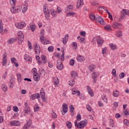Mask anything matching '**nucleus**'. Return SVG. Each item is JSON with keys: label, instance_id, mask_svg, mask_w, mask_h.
<instances>
[{"label": "nucleus", "instance_id": "obj_12", "mask_svg": "<svg viewBox=\"0 0 129 129\" xmlns=\"http://www.w3.org/2000/svg\"><path fill=\"white\" fill-rule=\"evenodd\" d=\"M112 27L113 29H120L121 27V24H119L117 22H114L112 24Z\"/></svg>", "mask_w": 129, "mask_h": 129}, {"label": "nucleus", "instance_id": "obj_36", "mask_svg": "<svg viewBox=\"0 0 129 129\" xmlns=\"http://www.w3.org/2000/svg\"><path fill=\"white\" fill-rule=\"evenodd\" d=\"M12 125H14L15 126H18V125H20V123H19L18 121L15 120L13 122H12Z\"/></svg>", "mask_w": 129, "mask_h": 129}, {"label": "nucleus", "instance_id": "obj_55", "mask_svg": "<svg viewBox=\"0 0 129 129\" xmlns=\"http://www.w3.org/2000/svg\"><path fill=\"white\" fill-rule=\"evenodd\" d=\"M124 76H125V74H124V73H121L119 75V77H120V78L121 79L122 78H123V77H124Z\"/></svg>", "mask_w": 129, "mask_h": 129}, {"label": "nucleus", "instance_id": "obj_46", "mask_svg": "<svg viewBox=\"0 0 129 129\" xmlns=\"http://www.w3.org/2000/svg\"><path fill=\"white\" fill-rule=\"evenodd\" d=\"M30 30H31L32 32H34L36 30V25H30Z\"/></svg>", "mask_w": 129, "mask_h": 129}, {"label": "nucleus", "instance_id": "obj_60", "mask_svg": "<svg viewBox=\"0 0 129 129\" xmlns=\"http://www.w3.org/2000/svg\"><path fill=\"white\" fill-rule=\"evenodd\" d=\"M9 85L10 88H13V87H14V83L10 81Z\"/></svg>", "mask_w": 129, "mask_h": 129}, {"label": "nucleus", "instance_id": "obj_13", "mask_svg": "<svg viewBox=\"0 0 129 129\" xmlns=\"http://www.w3.org/2000/svg\"><path fill=\"white\" fill-rule=\"evenodd\" d=\"M3 61H2V64L3 66H5V65H6V64L7 63V52H4V54H3Z\"/></svg>", "mask_w": 129, "mask_h": 129}, {"label": "nucleus", "instance_id": "obj_21", "mask_svg": "<svg viewBox=\"0 0 129 129\" xmlns=\"http://www.w3.org/2000/svg\"><path fill=\"white\" fill-rule=\"evenodd\" d=\"M28 7H29V5H28V3L27 2V1H25L23 9L22 10L23 13H26V11L28 10Z\"/></svg>", "mask_w": 129, "mask_h": 129}, {"label": "nucleus", "instance_id": "obj_10", "mask_svg": "<svg viewBox=\"0 0 129 129\" xmlns=\"http://www.w3.org/2000/svg\"><path fill=\"white\" fill-rule=\"evenodd\" d=\"M35 51L36 55H39L41 53V49L40 46L38 47V44H35L34 45Z\"/></svg>", "mask_w": 129, "mask_h": 129}, {"label": "nucleus", "instance_id": "obj_37", "mask_svg": "<svg viewBox=\"0 0 129 129\" xmlns=\"http://www.w3.org/2000/svg\"><path fill=\"white\" fill-rule=\"evenodd\" d=\"M66 125L68 128H71L72 127V123L70 121H67L66 122Z\"/></svg>", "mask_w": 129, "mask_h": 129}, {"label": "nucleus", "instance_id": "obj_53", "mask_svg": "<svg viewBox=\"0 0 129 129\" xmlns=\"http://www.w3.org/2000/svg\"><path fill=\"white\" fill-rule=\"evenodd\" d=\"M112 74L113 77H115V76H116V71L115 70V69L112 70Z\"/></svg>", "mask_w": 129, "mask_h": 129}, {"label": "nucleus", "instance_id": "obj_11", "mask_svg": "<svg viewBox=\"0 0 129 129\" xmlns=\"http://www.w3.org/2000/svg\"><path fill=\"white\" fill-rule=\"evenodd\" d=\"M56 68H57L58 70H62V69H63V63L60 62V60H57Z\"/></svg>", "mask_w": 129, "mask_h": 129}, {"label": "nucleus", "instance_id": "obj_33", "mask_svg": "<svg viewBox=\"0 0 129 129\" xmlns=\"http://www.w3.org/2000/svg\"><path fill=\"white\" fill-rule=\"evenodd\" d=\"M39 109H40V106H39V105L36 104L34 106V110L35 112H37V111H39Z\"/></svg>", "mask_w": 129, "mask_h": 129}, {"label": "nucleus", "instance_id": "obj_8", "mask_svg": "<svg viewBox=\"0 0 129 129\" xmlns=\"http://www.w3.org/2000/svg\"><path fill=\"white\" fill-rule=\"evenodd\" d=\"M96 21H97V22H99L101 25H105V23H104V21L103 20V19L101 18L100 16L97 15L96 16Z\"/></svg>", "mask_w": 129, "mask_h": 129}, {"label": "nucleus", "instance_id": "obj_35", "mask_svg": "<svg viewBox=\"0 0 129 129\" xmlns=\"http://www.w3.org/2000/svg\"><path fill=\"white\" fill-rule=\"evenodd\" d=\"M109 47L111 48V50H116V45L111 43L109 44Z\"/></svg>", "mask_w": 129, "mask_h": 129}, {"label": "nucleus", "instance_id": "obj_39", "mask_svg": "<svg viewBox=\"0 0 129 129\" xmlns=\"http://www.w3.org/2000/svg\"><path fill=\"white\" fill-rule=\"evenodd\" d=\"M4 31V27H3V21L0 20V33H3Z\"/></svg>", "mask_w": 129, "mask_h": 129}, {"label": "nucleus", "instance_id": "obj_30", "mask_svg": "<svg viewBox=\"0 0 129 129\" xmlns=\"http://www.w3.org/2000/svg\"><path fill=\"white\" fill-rule=\"evenodd\" d=\"M104 29L106 31H108V32H110L111 31V26L110 25H107L104 26Z\"/></svg>", "mask_w": 129, "mask_h": 129}, {"label": "nucleus", "instance_id": "obj_48", "mask_svg": "<svg viewBox=\"0 0 129 129\" xmlns=\"http://www.w3.org/2000/svg\"><path fill=\"white\" fill-rule=\"evenodd\" d=\"M74 63H75V60L74 59H71L70 60V65H71V66H73Z\"/></svg>", "mask_w": 129, "mask_h": 129}, {"label": "nucleus", "instance_id": "obj_42", "mask_svg": "<svg viewBox=\"0 0 129 129\" xmlns=\"http://www.w3.org/2000/svg\"><path fill=\"white\" fill-rule=\"evenodd\" d=\"M75 15V13L74 12H70V13H68L66 14L67 17H71V16H72L73 17V16Z\"/></svg>", "mask_w": 129, "mask_h": 129}, {"label": "nucleus", "instance_id": "obj_19", "mask_svg": "<svg viewBox=\"0 0 129 129\" xmlns=\"http://www.w3.org/2000/svg\"><path fill=\"white\" fill-rule=\"evenodd\" d=\"M97 44L99 45V47H101L102 44H103V42H104V40L102 39V38L99 37L97 40Z\"/></svg>", "mask_w": 129, "mask_h": 129}, {"label": "nucleus", "instance_id": "obj_56", "mask_svg": "<svg viewBox=\"0 0 129 129\" xmlns=\"http://www.w3.org/2000/svg\"><path fill=\"white\" fill-rule=\"evenodd\" d=\"M48 51L49 52H53V51H54V48H53V46H50L48 47Z\"/></svg>", "mask_w": 129, "mask_h": 129}, {"label": "nucleus", "instance_id": "obj_4", "mask_svg": "<svg viewBox=\"0 0 129 129\" xmlns=\"http://www.w3.org/2000/svg\"><path fill=\"white\" fill-rule=\"evenodd\" d=\"M43 13L45 16L46 19H49L50 17V11L47 8V5L46 4L43 6Z\"/></svg>", "mask_w": 129, "mask_h": 129}, {"label": "nucleus", "instance_id": "obj_23", "mask_svg": "<svg viewBox=\"0 0 129 129\" xmlns=\"http://www.w3.org/2000/svg\"><path fill=\"white\" fill-rule=\"evenodd\" d=\"M83 5H84L83 0H78L77 4V8L79 9V8H81Z\"/></svg>", "mask_w": 129, "mask_h": 129}, {"label": "nucleus", "instance_id": "obj_50", "mask_svg": "<svg viewBox=\"0 0 129 129\" xmlns=\"http://www.w3.org/2000/svg\"><path fill=\"white\" fill-rule=\"evenodd\" d=\"M122 36V33H121V31H117L116 32V36L118 37H121Z\"/></svg>", "mask_w": 129, "mask_h": 129}, {"label": "nucleus", "instance_id": "obj_6", "mask_svg": "<svg viewBox=\"0 0 129 129\" xmlns=\"http://www.w3.org/2000/svg\"><path fill=\"white\" fill-rule=\"evenodd\" d=\"M62 115H64L65 113L68 112V105H67V104L66 103H64L62 104Z\"/></svg>", "mask_w": 129, "mask_h": 129}, {"label": "nucleus", "instance_id": "obj_62", "mask_svg": "<svg viewBox=\"0 0 129 129\" xmlns=\"http://www.w3.org/2000/svg\"><path fill=\"white\" fill-rule=\"evenodd\" d=\"M104 9H105L104 7L101 6V7H99L98 8V12H100V11H102V9L104 10Z\"/></svg>", "mask_w": 129, "mask_h": 129}, {"label": "nucleus", "instance_id": "obj_43", "mask_svg": "<svg viewBox=\"0 0 129 129\" xmlns=\"http://www.w3.org/2000/svg\"><path fill=\"white\" fill-rule=\"evenodd\" d=\"M95 16H94V14L93 13H91V15H90V18L92 21H94V20L96 19Z\"/></svg>", "mask_w": 129, "mask_h": 129}, {"label": "nucleus", "instance_id": "obj_45", "mask_svg": "<svg viewBox=\"0 0 129 129\" xmlns=\"http://www.w3.org/2000/svg\"><path fill=\"white\" fill-rule=\"evenodd\" d=\"M17 76L18 81H19V82H21L22 81L21 74H18L17 75Z\"/></svg>", "mask_w": 129, "mask_h": 129}, {"label": "nucleus", "instance_id": "obj_24", "mask_svg": "<svg viewBox=\"0 0 129 129\" xmlns=\"http://www.w3.org/2000/svg\"><path fill=\"white\" fill-rule=\"evenodd\" d=\"M40 42L42 43V44H44V45H46V41L47 39L45 38V37L44 36H41L40 37Z\"/></svg>", "mask_w": 129, "mask_h": 129}, {"label": "nucleus", "instance_id": "obj_18", "mask_svg": "<svg viewBox=\"0 0 129 129\" xmlns=\"http://www.w3.org/2000/svg\"><path fill=\"white\" fill-rule=\"evenodd\" d=\"M87 88L89 95L92 97L94 96V94L93 93V92H92V90H91V88H90V87L87 86Z\"/></svg>", "mask_w": 129, "mask_h": 129}, {"label": "nucleus", "instance_id": "obj_54", "mask_svg": "<svg viewBox=\"0 0 129 129\" xmlns=\"http://www.w3.org/2000/svg\"><path fill=\"white\" fill-rule=\"evenodd\" d=\"M13 109L15 112H18V111H19V108L16 106H13Z\"/></svg>", "mask_w": 129, "mask_h": 129}, {"label": "nucleus", "instance_id": "obj_27", "mask_svg": "<svg viewBox=\"0 0 129 129\" xmlns=\"http://www.w3.org/2000/svg\"><path fill=\"white\" fill-rule=\"evenodd\" d=\"M49 13H50V14H51L52 17H53V18H55V17H56V16H57V12L55 11V10H50Z\"/></svg>", "mask_w": 129, "mask_h": 129}, {"label": "nucleus", "instance_id": "obj_15", "mask_svg": "<svg viewBox=\"0 0 129 129\" xmlns=\"http://www.w3.org/2000/svg\"><path fill=\"white\" fill-rule=\"evenodd\" d=\"M33 79L35 81H39L40 80V77H39V74L38 73H34Z\"/></svg>", "mask_w": 129, "mask_h": 129}, {"label": "nucleus", "instance_id": "obj_17", "mask_svg": "<svg viewBox=\"0 0 129 129\" xmlns=\"http://www.w3.org/2000/svg\"><path fill=\"white\" fill-rule=\"evenodd\" d=\"M29 104L27 102L25 103L24 105H25L26 107L25 108L24 111L25 113H28L30 112V108L28 105Z\"/></svg>", "mask_w": 129, "mask_h": 129}, {"label": "nucleus", "instance_id": "obj_64", "mask_svg": "<svg viewBox=\"0 0 129 129\" xmlns=\"http://www.w3.org/2000/svg\"><path fill=\"white\" fill-rule=\"evenodd\" d=\"M56 12L59 13H61V12H62V10H61V8H60V7H57Z\"/></svg>", "mask_w": 129, "mask_h": 129}, {"label": "nucleus", "instance_id": "obj_29", "mask_svg": "<svg viewBox=\"0 0 129 129\" xmlns=\"http://www.w3.org/2000/svg\"><path fill=\"white\" fill-rule=\"evenodd\" d=\"M72 91V94H77V96H79L80 95V91L77 90V89L73 90Z\"/></svg>", "mask_w": 129, "mask_h": 129}, {"label": "nucleus", "instance_id": "obj_51", "mask_svg": "<svg viewBox=\"0 0 129 129\" xmlns=\"http://www.w3.org/2000/svg\"><path fill=\"white\" fill-rule=\"evenodd\" d=\"M80 35L82 36V37H85V36H86V32H85V31H81L80 32Z\"/></svg>", "mask_w": 129, "mask_h": 129}, {"label": "nucleus", "instance_id": "obj_9", "mask_svg": "<svg viewBox=\"0 0 129 129\" xmlns=\"http://www.w3.org/2000/svg\"><path fill=\"white\" fill-rule=\"evenodd\" d=\"M32 124V120H29L27 121L26 124H25L24 125L23 129H29V127L31 126Z\"/></svg>", "mask_w": 129, "mask_h": 129}, {"label": "nucleus", "instance_id": "obj_59", "mask_svg": "<svg viewBox=\"0 0 129 129\" xmlns=\"http://www.w3.org/2000/svg\"><path fill=\"white\" fill-rule=\"evenodd\" d=\"M124 123L127 126H129V122L127 120V119H124Z\"/></svg>", "mask_w": 129, "mask_h": 129}, {"label": "nucleus", "instance_id": "obj_5", "mask_svg": "<svg viewBox=\"0 0 129 129\" xmlns=\"http://www.w3.org/2000/svg\"><path fill=\"white\" fill-rule=\"evenodd\" d=\"M98 76V73L96 72H93L92 74V77L93 78V83H96L97 81V77Z\"/></svg>", "mask_w": 129, "mask_h": 129}, {"label": "nucleus", "instance_id": "obj_41", "mask_svg": "<svg viewBox=\"0 0 129 129\" xmlns=\"http://www.w3.org/2000/svg\"><path fill=\"white\" fill-rule=\"evenodd\" d=\"M124 18H125V15H124V14H121L120 18H119L118 21L121 22V21H122L123 19H124Z\"/></svg>", "mask_w": 129, "mask_h": 129}, {"label": "nucleus", "instance_id": "obj_1", "mask_svg": "<svg viewBox=\"0 0 129 129\" xmlns=\"http://www.w3.org/2000/svg\"><path fill=\"white\" fill-rule=\"evenodd\" d=\"M75 124L78 128H83L85 127V125L87 124V120H84L83 121H81L80 122H79L77 124V120H76L75 121Z\"/></svg>", "mask_w": 129, "mask_h": 129}, {"label": "nucleus", "instance_id": "obj_20", "mask_svg": "<svg viewBox=\"0 0 129 129\" xmlns=\"http://www.w3.org/2000/svg\"><path fill=\"white\" fill-rule=\"evenodd\" d=\"M31 97L33 100H34V99H39L40 98V94L36 93V94H33Z\"/></svg>", "mask_w": 129, "mask_h": 129}, {"label": "nucleus", "instance_id": "obj_49", "mask_svg": "<svg viewBox=\"0 0 129 129\" xmlns=\"http://www.w3.org/2000/svg\"><path fill=\"white\" fill-rule=\"evenodd\" d=\"M16 41V39L14 38H11L8 40V44H13L14 42Z\"/></svg>", "mask_w": 129, "mask_h": 129}, {"label": "nucleus", "instance_id": "obj_52", "mask_svg": "<svg viewBox=\"0 0 129 129\" xmlns=\"http://www.w3.org/2000/svg\"><path fill=\"white\" fill-rule=\"evenodd\" d=\"M44 72H45V70L43 69L42 68L39 69V73L40 75H42V74H43Z\"/></svg>", "mask_w": 129, "mask_h": 129}, {"label": "nucleus", "instance_id": "obj_25", "mask_svg": "<svg viewBox=\"0 0 129 129\" xmlns=\"http://www.w3.org/2000/svg\"><path fill=\"white\" fill-rule=\"evenodd\" d=\"M77 60L79 61V62H83L84 61V57H83L81 55H79L77 57Z\"/></svg>", "mask_w": 129, "mask_h": 129}, {"label": "nucleus", "instance_id": "obj_57", "mask_svg": "<svg viewBox=\"0 0 129 129\" xmlns=\"http://www.w3.org/2000/svg\"><path fill=\"white\" fill-rule=\"evenodd\" d=\"M102 100L104 101L106 103H107V98H106V96H103V97H102Z\"/></svg>", "mask_w": 129, "mask_h": 129}, {"label": "nucleus", "instance_id": "obj_14", "mask_svg": "<svg viewBox=\"0 0 129 129\" xmlns=\"http://www.w3.org/2000/svg\"><path fill=\"white\" fill-rule=\"evenodd\" d=\"M68 37H69V35L66 34L64 38L61 39V42H62L64 45H66L67 43V41H68Z\"/></svg>", "mask_w": 129, "mask_h": 129}, {"label": "nucleus", "instance_id": "obj_16", "mask_svg": "<svg viewBox=\"0 0 129 129\" xmlns=\"http://www.w3.org/2000/svg\"><path fill=\"white\" fill-rule=\"evenodd\" d=\"M41 62L42 64H46L47 63V57L44 55H41Z\"/></svg>", "mask_w": 129, "mask_h": 129}, {"label": "nucleus", "instance_id": "obj_44", "mask_svg": "<svg viewBox=\"0 0 129 129\" xmlns=\"http://www.w3.org/2000/svg\"><path fill=\"white\" fill-rule=\"evenodd\" d=\"M73 48L74 50H76L77 49V43L75 42H73Z\"/></svg>", "mask_w": 129, "mask_h": 129}, {"label": "nucleus", "instance_id": "obj_47", "mask_svg": "<svg viewBox=\"0 0 129 129\" xmlns=\"http://www.w3.org/2000/svg\"><path fill=\"white\" fill-rule=\"evenodd\" d=\"M74 83H75L74 80H72L69 82V84L70 85V86H73Z\"/></svg>", "mask_w": 129, "mask_h": 129}, {"label": "nucleus", "instance_id": "obj_3", "mask_svg": "<svg viewBox=\"0 0 129 129\" xmlns=\"http://www.w3.org/2000/svg\"><path fill=\"white\" fill-rule=\"evenodd\" d=\"M10 11L12 14H17V13H20V12L22 11V6L12 7L11 8Z\"/></svg>", "mask_w": 129, "mask_h": 129}, {"label": "nucleus", "instance_id": "obj_31", "mask_svg": "<svg viewBox=\"0 0 129 129\" xmlns=\"http://www.w3.org/2000/svg\"><path fill=\"white\" fill-rule=\"evenodd\" d=\"M53 82L54 85H57L59 83V79L57 77H55L53 79Z\"/></svg>", "mask_w": 129, "mask_h": 129}, {"label": "nucleus", "instance_id": "obj_61", "mask_svg": "<svg viewBox=\"0 0 129 129\" xmlns=\"http://www.w3.org/2000/svg\"><path fill=\"white\" fill-rule=\"evenodd\" d=\"M77 119L78 120V121H80V120L81 119V115H80V114H78L77 115Z\"/></svg>", "mask_w": 129, "mask_h": 129}, {"label": "nucleus", "instance_id": "obj_26", "mask_svg": "<svg viewBox=\"0 0 129 129\" xmlns=\"http://www.w3.org/2000/svg\"><path fill=\"white\" fill-rule=\"evenodd\" d=\"M40 95H41V98L42 99V101H43V102H46V98L45 97V92L42 93L40 92Z\"/></svg>", "mask_w": 129, "mask_h": 129}, {"label": "nucleus", "instance_id": "obj_63", "mask_svg": "<svg viewBox=\"0 0 129 129\" xmlns=\"http://www.w3.org/2000/svg\"><path fill=\"white\" fill-rule=\"evenodd\" d=\"M98 5H99V4H98V3H97V2H92L91 3V5L92 6H98Z\"/></svg>", "mask_w": 129, "mask_h": 129}, {"label": "nucleus", "instance_id": "obj_34", "mask_svg": "<svg viewBox=\"0 0 129 129\" xmlns=\"http://www.w3.org/2000/svg\"><path fill=\"white\" fill-rule=\"evenodd\" d=\"M1 87L4 92H7V90H8V87H7V85L5 84H2Z\"/></svg>", "mask_w": 129, "mask_h": 129}, {"label": "nucleus", "instance_id": "obj_32", "mask_svg": "<svg viewBox=\"0 0 129 129\" xmlns=\"http://www.w3.org/2000/svg\"><path fill=\"white\" fill-rule=\"evenodd\" d=\"M119 95V92H118V91L116 90L113 91V96L114 97H117V96H118Z\"/></svg>", "mask_w": 129, "mask_h": 129}, {"label": "nucleus", "instance_id": "obj_7", "mask_svg": "<svg viewBox=\"0 0 129 129\" xmlns=\"http://www.w3.org/2000/svg\"><path fill=\"white\" fill-rule=\"evenodd\" d=\"M16 28L18 29H23L24 27H26V23L24 22H20L15 24Z\"/></svg>", "mask_w": 129, "mask_h": 129}, {"label": "nucleus", "instance_id": "obj_28", "mask_svg": "<svg viewBox=\"0 0 129 129\" xmlns=\"http://www.w3.org/2000/svg\"><path fill=\"white\" fill-rule=\"evenodd\" d=\"M66 11L68 12H72L73 11V6L72 5H69L66 8Z\"/></svg>", "mask_w": 129, "mask_h": 129}, {"label": "nucleus", "instance_id": "obj_58", "mask_svg": "<svg viewBox=\"0 0 129 129\" xmlns=\"http://www.w3.org/2000/svg\"><path fill=\"white\" fill-rule=\"evenodd\" d=\"M52 118H57V115L55 114V112H52L51 113Z\"/></svg>", "mask_w": 129, "mask_h": 129}, {"label": "nucleus", "instance_id": "obj_40", "mask_svg": "<svg viewBox=\"0 0 129 129\" xmlns=\"http://www.w3.org/2000/svg\"><path fill=\"white\" fill-rule=\"evenodd\" d=\"M95 67H96V66H95V65L92 64L89 66V70H90V71H93L94 70V69L95 68Z\"/></svg>", "mask_w": 129, "mask_h": 129}, {"label": "nucleus", "instance_id": "obj_38", "mask_svg": "<svg viewBox=\"0 0 129 129\" xmlns=\"http://www.w3.org/2000/svg\"><path fill=\"white\" fill-rule=\"evenodd\" d=\"M71 76L74 78H76V77H77V73H76L75 71H72L71 73Z\"/></svg>", "mask_w": 129, "mask_h": 129}, {"label": "nucleus", "instance_id": "obj_2", "mask_svg": "<svg viewBox=\"0 0 129 129\" xmlns=\"http://www.w3.org/2000/svg\"><path fill=\"white\" fill-rule=\"evenodd\" d=\"M17 36L18 37V44L21 45L24 42V34L22 31H19L17 33Z\"/></svg>", "mask_w": 129, "mask_h": 129}, {"label": "nucleus", "instance_id": "obj_22", "mask_svg": "<svg viewBox=\"0 0 129 129\" xmlns=\"http://www.w3.org/2000/svg\"><path fill=\"white\" fill-rule=\"evenodd\" d=\"M74 106L73 105H70V111L71 112V116H74Z\"/></svg>", "mask_w": 129, "mask_h": 129}]
</instances>
